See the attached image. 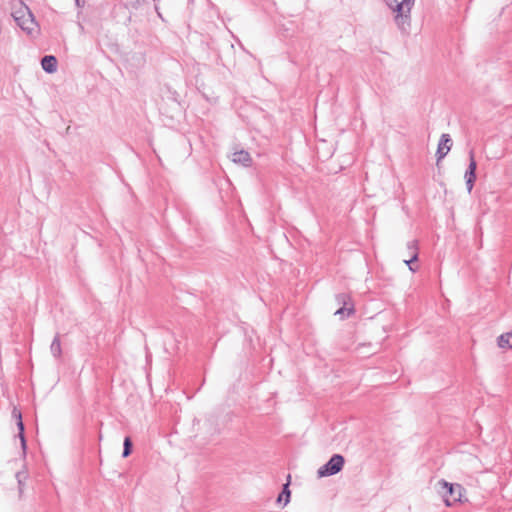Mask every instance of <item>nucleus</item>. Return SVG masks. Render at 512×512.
Returning <instances> with one entry per match:
<instances>
[{"instance_id": "1", "label": "nucleus", "mask_w": 512, "mask_h": 512, "mask_svg": "<svg viewBox=\"0 0 512 512\" xmlns=\"http://www.w3.org/2000/svg\"><path fill=\"white\" fill-rule=\"evenodd\" d=\"M395 13L394 21L402 34L408 35L411 29V9L415 0H384Z\"/></svg>"}, {"instance_id": "2", "label": "nucleus", "mask_w": 512, "mask_h": 512, "mask_svg": "<svg viewBox=\"0 0 512 512\" xmlns=\"http://www.w3.org/2000/svg\"><path fill=\"white\" fill-rule=\"evenodd\" d=\"M12 16L17 25L25 31L28 35H33L38 32V23L34 15L27 5L19 1L18 7L15 6L12 11Z\"/></svg>"}, {"instance_id": "3", "label": "nucleus", "mask_w": 512, "mask_h": 512, "mask_svg": "<svg viewBox=\"0 0 512 512\" xmlns=\"http://www.w3.org/2000/svg\"><path fill=\"white\" fill-rule=\"evenodd\" d=\"M438 484L442 488L441 493L446 506L450 507L461 501L464 488L460 484L449 483L445 480H440Z\"/></svg>"}, {"instance_id": "4", "label": "nucleus", "mask_w": 512, "mask_h": 512, "mask_svg": "<svg viewBox=\"0 0 512 512\" xmlns=\"http://www.w3.org/2000/svg\"><path fill=\"white\" fill-rule=\"evenodd\" d=\"M344 463L345 459L342 455L334 454L326 464L318 469L317 475L319 478L335 475L343 469Z\"/></svg>"}, {"instance_id": "5", "label": "nucleus", "mask_w": 512, "mask_h": 512, "mask_svg": "<svg viewBox=\"0 0 512 512\" xmlns=\"http://www.w3.org/2000/svg\"><path fill=\"white\" fill-rule=\"evenodd\" d=\"M476 169H477V163L474 158V150H470L469 151V165L464 174L466 187H467V190L469 193L472 191L475 180H476Z\"/></svg>"}, {"instance_id": "6", "label": "nucleus", "mask_w": 512, "mask_h": 512, "mask_svg": "<svg viewBox=\"0 0 512 512\" xmlns=\"http://www.w3.org/2000/svg\"><path fill=\"white\" fill-rule=\"evenodd\" d=\"M336 300L339 304H343L336 312L335 315H340L341 317L349 316L354 313V306L351 302V298L346 293H340L336 296Z\"/></svg>"}, {"instance_id": "7", "label": "nucleus", "mask_w": 512, "mask_h": 512, "mask_svg": "<svg viewBox=\"0 0 512 512\" xmlns=\"http://www.w3.org/2000/svg\"><path fill=\"white\" fill-rule=\"evenodd\" d=\"M452 139L449 134H442L436 151L437 163H439L451 150Z\"/></svg>"}, {"instance_id": "8", "label": "nucleus", "mask_w": 512, "mask_h": 512, "mask_svg": "<svg viewBox=\"0 0 512 512\" xmlns=\"http://www.w3.org/2000/svg\"><path fill=\"white\" fill-rule=\"evenodd\" d=\"M57 58L53 55H45L41 59L42 69L47 73H54L57 70Z\"/></svg>"}, {"instance_id": "9", "label": "nucleus", "mask_w": 512, "mask_h": 512, "mask_svg": "<svg viewBox=\"0 0 512 512\" xmlns=\"http://www.w3.org/2000/svg\"><path fill=\"white\" fill-rule=\"evenodd\" d=\"M232 161L234 163L242 164L243 166H250L252 164V158L250 154L245 150L236 151L232 155Z\"/></svg>"}, {"instance_id": "10", "label": "nucleus", "mask_w": 512, "mask_h": 512, "mask_svg": "<svg viewBox=\"0 0 512 512\" xmlns=\"http://www.w3.org/2000/svg\"><path fill=\"white\" fill-rule=\"evenodd\" d=\"M12 415L17 419V427L19 430V437L21 439L22 447H23V449H25L26 448V440H25V436H24V423L22 421L21 412L19 410H17L16 408H14L12 411Z\"/></svg>"}, {"instance_id": "11", "label": "nucleus", "mask_w": 512, "mask_h": 512, "mask_svg": "<svg viewBox=\"0 0 512 512\" xmlns=\"http://www.w3.org/2000/svg\"><path fill=\"white\" fill-rule=\"evenodd\" d=\"M50 350H51L52 355L55 358H60L61 357V355H62V348H61V341H60L59 333H57L55 335V337L53 338L51 346H50Z\"/></svg>"}, {"instance_id": "12", "label": "nucleus", "mask_w": 512, "mask_h": 512, "mask_svg": "<svg viewBox=\"0 0 512 512\" xmlns=\"http://www.w3.org/2000/svg\"><path fill=\"white\" fill-rule=\"evenodd\" d=\"M500 348H512V331L501 334L497 339Z\"/></svg>"}, {"instance_id": "13", "label": "nucleus", "mask_w": 512, "mask_h": 512, "mask_svg": "<svg viewBox=\"0 0 512 512\" xmlns=\"http://www.w3.org/2000/svg\"><path fill=\"white\" fill-rule=\"evenodd\" d=\"M291 492L289 490V483L284 484L282 492L277 497V502L281 503L284 501V506L287 505L290 501Z\"/></svg>"}, {"instance_id": "14", "label": "nucleus", "mask_w": 512, "mask_h": 512, "mask_svg": "<svg viewBox=\"0 0 512 512\" xmlns=\"http://www.w3.org/2000/svg\"><path fill=\"white\" fill-rule=\"evenodd\" d=\"M133 443L129 436L124 438L122 457L126 458L132 453Z\"/></svg>"}, {"instance_id": "15", "label": "nucleus", "mask_w": 512, "mask_h": 512, "mask_svg": "<svg viewBox=\"0 0 512 512\" xmlns=\"http://www.w3.org/2000/svg\"><path fill=\"white\" fill-rule=\"evenodd\" d=\"M418 260V252H414L409 260H405V264L409 267L410 271L415 272L416 268L412 265L413 262Z\"/></svg>"}, {"instance_id": "16", "label": "nucleus", "mask_w": 512, "mask_h": 512, "mask_svg": "<svg viewBox=\"0 0 512 512\" xmlns=\"http://www.w3.org/2000/svg\"><path fill=\"white\" fill-rule=\"evenodd\" d=\"M407 248L412 251V254L414 252H418L417 241L413 240V241L408 242Z\"/></svg>"}, {"instance_id": "17", "label": "nucleus", "mask_w": 512, "mask_h": 512, "mask_svg": "<svg viewBox=\"0 0 512 512\" xmlns=\"http://www.w3.org/2000/svg\"><path fill=\"white\" fill-rule=\"evenodd\" d=\"M21 473L18 472L16 474V478H17V481H18V485H19V492L22 493V487H23V482H22V479H21Z\"/></svg>"}, {"instance_id": "18", "label": "nucleus", "mask_w": 512, "mask_h": 512, "mask_svg": "<svg viewBox=\"0 0 512 512\" xmlns=\"http://www.w3.org/2000/svg\"><path fill=\"white\" fill-rule=\"evenodd\" d=\"M75 4L77 7L82 8L85 5V0H75Z\"/></svg>"}, {"instance_id": "19", "label": "nucleus", "mask_w": 512, "mask_h": 512, "mask_svg": "<svg viewBox=\"0 0 512 512\" xmlns=\"http://www.w3.org/2000/svg\"><path fill=\"white\" fill-rule=\"evenodd\" d=\"M155 3H158L160 0H153ZM155 10L156 12L158 13L159 16H161V14L159 13V7L157 4H155Z\"/></svg>"}]
</instances>
